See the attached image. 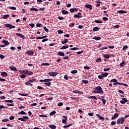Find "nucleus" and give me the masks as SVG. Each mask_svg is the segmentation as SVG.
<instances>
[{
    "mask_svg": "<svg viewBox=\"0 0 129 129\" xmlns=\"http://www.w3.org/2000/svg\"><path fill=\"white\" fill-rule=\"evenodd\" d=\"M94 90L95 91H93L94 93H97L98 94H103V93H104V92L102 90V88L99 86L95 88Z\"/></svg>",
    "mask_w": 129,
    "mask_h": 129,
    "instance_id": "obj_1",
    "label": "nucleus"
},
{
    "mask_svg": "<svg viewBox=\"0 0 129 129\" xmlns=\"http://www.w3.org/2000/svg\"><path fill=\"white\" fill-rule=\"evenodd\" d=\"M124 120H125V119H124V117L119 118L117 120V124H122V123L124 122Z\"/></svg>",
    "mask_w": 129,
    "mask_h": 129,
    "instance_id": "obj_2",
    "label": "nucleus"
},
{
    "mask_svg": "<svg viewBox=\"0 0 129 129\" xmlns=\"http://www.w3.org/2000/svg\"><path fill=\"white\" fill-rule=\"evenodd\" d=\"M4 26L5 27H6V28H8L9 29H15V28H16L15 26L12 25L10 24H5Z\"/></svg>",
    "mask_w": 129,
    "mask_h": 129,
    "instance_id": "obj_3",
    "label": "nucleus"
},
{
    "mask_svg": "<svg viewBox=\"0 0 129 129\" xmlns=\"http://www.w3.org/2000/svg\"><path fill=\"white\" fill-rule=\"evenodd\" d=\"M18 120H21V121H27L26 119H29V117L27 116H23V118H18Z\"/></svg>",
    "mask_w": 129,
    "mask_h": 129,
    "instance_id": "obj_4",
    "label": "nucleus"
},
{
    "mask_svg": "<svg viewBox=\"0 0 129 129\" xmlns=\"http://www.w3.org/2000/svg\"><path fill=\"white\" fill-rule=\"evenodd\" d=\"M113 85H114L115 86L116 85H123V86H126V87H128V85L126 84H123L122 83H119V82H116L113 83Z\"/></svg>",
    "mask_w": 129,
    "mask_h": 129,
    "instance_id": "obj_5",
    "label": "nucleus"
},
{
    "mask_svg": "<svg viewBox=\"0 0 129 129\" xmlns=\"http://www.w3.org/2000/svg\"><path fill=\"white\" fill-rule=\"evenodd\" d=\"M48 75L49 76H53V77H55V76H57V75L58 74V73L57 72H49L48 73Z\"/></svg>",
    "mask_w": 129,
    "mask_h": 129,
    "instance_id": "obj_6",
    "label": "nucleus"
},
{
    "mask_svg": "<svg viewBox=\"0 0 129 129\" xmlns=\"http://www.w3.org/2000/svg\"><path fill=\"white\" fill-rule=\"evenodd\" d=\"M104 98H105V97L102 96L99 98V99H101V101L103 102V105H105V103H106V100Z\"/></svg>",
    "mask_w": 129,
    "mask_h": 129,
    "instance_id": "obj_7",
    "label": "nucleus"
},
{
    "mask_svg": "<svg viewBox=\"0 0 129 129\" xmlns=\"http://www.w3.org/2000/svg\"><path fill=\"white\" fill-rule=\"evenodd\" d=\"M127 102V100L125 98H122V100L120 101V103L121 104H124L125 103H126Z\"/></svg>",
    "mask_w": 129,
    "mask_h": 129,
    "instance_id": "obj_8",
    "label": "nucleus"
},
{
    "mask_svg": "<svg viewBox=\"0 0 129 129\" xmlns=\"http://www.w3.org/2000/svg\"><path fill=\"white\" fill-rule=\"evenodd\" d=\"M15 34L16 36H18V37H20V38H22V39H26V36H25V35H22L21 33H16Z\"/></svg>",
    "mask_w": 129,
    "mask_h": 129,
    "instance_id": "obj_9",
    "label": "nucleus"
},
{
    "mask_svg": "<svg viewBox=\"0 0 129 129\" xmlns=\"http://www.w3.org/2000/svg\"><path fill=\"white\" fill-rule=\"evenodd\" d=\"M63 118H66V119H62V123H65L66 121H67V119H68V116H62Z\"/></svg>",
    "mask_w": 129,
    "mask_h": 129,
    "instance_id": "obj_10",
    "label": "nucleus"
},
{
    "mask_svg": "<svg viewBox=\"0 0 129 129\" xmlns=\"http://www.w3.org/2000/svg\"><path fill=\"white\" fill-rule=\"evenodd\" d=\"M118 115H119V114L117 113H116L114 114V116L113 117H111V120H114V119L115 118H116V117H117L118 116Z\"/></svg>",
    "mask_w": 129,
    "mask_h": 129,
    "instance_id": "obj_11",
    "label": "nucleus"
},
{
    "mask_svg": "<svg viewBox=\"0 0 129 129\" xmlns=\"http://www.w3.org/2000/svg\"><path fill=\"white\" fill-rule=\"evenodd\" d=\"M34 51L33 50H29V51H27L26 52V54H27V55H34Z\"/></svg>",
    "mask_w": 129,
    "mask_h": 129,
    "instance_id": "obj_12",
    "label": "nucleus"
},
{
    "mask_svg": "<svg viewBox=\"0 0 129 129\" xmlns=\"http://www.w3.org/2000/svg\"><path fill=\"white\" fill-rule=\"evenodd\" d=\"M85 7L87 8V9H89L90 11H91V10H92V5H91L89 4L87 5H85Z\"/></svg>",
    "mask_w": 129,
    "mask_h": 129,
    "instance_id": "obj_13",
    "label": "nucleus"
},
{
    "mask_svg": "<svg viewBox=\"0 0 129 129\" xmlns=\"http://www.w3.org/2000/svg\"><path fill=\"white\" fill-rule=\"evenodd\" d=\"M73 93H76V94H83V93L81 91L78 90H75L73 91Z\"/></svg>",
    "mask_w": 129,
    "mask_h": 129,
    "instance_id": "obj_14",
    "label": "nucleus"
},
{
    "mask_svg": "<svg viewBox=\"0 0 129 129\" xmlns=\"http://www.w3.org/2000/svg\"><path fill=\"white\" fill-rule=\"evenodd\" d=\"M9 68L11 69V70H12V71H18L17 68L14 66L10 67Z\"/></svg>",
    "mask_w": 129,
    "mask_h": 129,
    "instance_id": "obj_15",
    "label": "nucleus"
},
{
    "mask_svg": "<svg viewBox=\"0 0 129 129\" xmlns=\"http://www.w3.org/2000/svg\"><path fill=\"white\" fill-rule=\"evenodd\" d=\"M117 12L118 14H126L127 13L126 11L123 10H118Z\"/></svg>",
    "mask_w": 129,
    "mask_h": 129,
    "instance_id": "obj_16",
    "label": "nucleus"
},
{
    "mask_svg": "<svg viewBox=\"0 0 129 129\" xmlns=\"http://www.w3.org/2000/svg\"><path fill=\"white\" fill-rule=\"evenodd\" d=\"M57 55H58L59 56H61L62 57H64V56H65V54L62 51L58 52L57 53Z\"/></svg>",
    "mask_w": 129,
    "mask_h": 129,
    "instance_id": "obj_17",
    "label": "nucleus"
},
{
    "mask_svg": "<svg viewBox=\"0 0 129 129\" xmlns=\"http://www.w3.org/2000/svg\"><path fill=\"white\" fill-rule=\"evenodd\" d=\"M103 57L106 59H109V58H110V55L105 54H103Z\"/></svg>",
    "mask_w": 129,
    "mask_h": 129,
    "instance_id": "obj_18",
    "label": "nucleus"
},
{
    "mask_svg": "<svg viewBox=\"0 0 129 129\" xmlns=\"http://www.w3.org/2000/svg\"><path fill=\"white\" fill-rule=\"evenodd\" d=\"M1 76H3L4 77H7L8 76V73L6 72H3L1 73Z\"/></svg>",
    "mask_w": 129,
    "mask_h": 129,
    "instance_id": "obj_19",
    "label": "nucleus"
},
{
    "mask_svg": "<svg viewBox=\"0 0 129 129\" xmlns=\"http://www.w3.org/2000/svg\"><path fill=\"white\" fill-rule=\"evenodd\" d=\"M61 13L63 15H68L69 14V12L66 10H61Z\"/></svg>",
    "mask_w": 129,
    "mask_h": 129,
    "instance_id": "obj_20",
    "label": "nucleus"
},
{
    "mask_svg": "<svg viewBox=\"0 0 129 129\" xmlns=\"http://www.w3.org/2000/svg\"><path fill=\"white\" fill-rule=\"evenodd\" d=\"M49 127H50V128L51 129H56V125H54V124H51V125H48Z\"/></svg>",
    "mask_w": 129,
    "mask_h": 129,
    "instance_id": "obj_21",
    "label": "nucleus"
},
{
    "mask_svg": "<svg viewBox=\"0 0 129 129\" xmlns=\"http://www.w3.org/2000/svg\"><path fill=\"white\" fill-rule=\"evenodd\" d=\"M30 11H31V12H38V10L37 9V8L33 7L30 9Z\"/></svg>",
    "mask_w": 129,
    "mask_h": 129,
    "instance_id": "obj_22",
    "label": "nucleus"
},
{
    "mask_svg": "<svg viewBox=\"0 0 129 129\" xmlns=\"http://www.w3.org/2000/svg\"><path fill=\"white\" fill-rule=\"evenodd\" d=\"M69 48V46L68 45H63L61 48H60V50H63L64 49H68Z\"/></svg>",
    "mask_w": 129,
    "mask_h": 129,
    "instance_id": "obj_23",
    "label": "nucleus"
},
{
    "mask_svg": "<svg viewBox=\"0 0 129 129\" xmlns=\"http://www.w3.org/2000/svg\"><path fill=\"white\" fill-rule=\"evenodd\" d=\"M26 75H33V72L29 71L26 70Z\"/></svg>",
    "mask_w": 129,
    "mask_h": 129,
    "instance_id": "obj_24",
    "label": "nucleus"
},
{
    "mask_svg": "<svg viewBox=\"0 0 129 129\" xmlns=\"http://www.w3.org/2000/svg\"><path fill=\"white\" fill-rule=\"evenodd\" d=\"M124 64H125V62L124 60H123L122 62L119 64L120 67H123V66H124Z\"/></svg>",
    "mask_w": 129,
    "mask_h": 129,
    "instance_id": "obj_25",
    "label": "nucleus"
},
{
    "mask_svg": "<svg viewBox=\"0 0 129 129\" xmlns=\"http://www.w3.org/2000/svg\"><path fill=\"white\" fill-rule=\"evenodd\" d=\"M93 32H97V31H99V28H98L97 27H94L93 29Z\"/></svg>",
    "mask_w": 129,
    "mask_h": 129,
    "instance_id": "obj_26",
    "label": "nucleus"
},
{
    "mask_svg": "<svg viewBox=\"0 0 129 129\" xmlns=\"http://www.w3.org/2000/svg\"><path fill=\"white\" fill-rule=\"evenodd\" d=\"M8 9H9V10H13V11H16V10H17V8L15 7H9Z\"/></svg>",
    "mask_w": 129,
    "mask_h": 129,
    "instance_id": "obj_27",
    "label": "nucleus"
},
{
    "mask_svg": "<svg viewBox=\"0 0 129 129\" xmlns=\"http://www.w3.org/2000/svg\"><path fill=\"white\" fill-rule=\"evenodd\" d=\"M93 39L94 40H96V41H99V40H101V37H94L93 38Z\"/></svg>",
    "mask_w": 129,
    "mask_h": 129,
    "instance_id": "obj_28",
    "label": "nucleus"
},
{
    "mask_svg": "<svg viewBox=\"0 0 129 129\" xmlns=\"http://www.w3.org/2000/svg\"><path fill=\"white\" fill-rule=\"evenodd\" d=\"M68 42V39L64 38V41H61V43L62 45H64V44H67Z\"/></svg>",
    "mask_w": 129,
    "mask_h": 129,
    "instance_id": "obj_29",
    "label": "nucleus"
},
{
    "mask_svg": "<svg viewBox=\"0 0 129 129\" xmlns=\"http://www.w3.org/2000/svg\"><path fill=\"white\" fill-rule=\"evenodd\" d=\"M8 18H10V15L7 14V15H5L3 16V19L6 20V19H8Z\"/></svg>",
    "mask_w": 129,
    "mask_h": 129,
    "instance_id": "obj_30",
    "label": "nucleus"
},
{
    "mask_svg": "<svg viewBox=\"0 0 129 129\" xmlns=\"http://www.w3.org/2000/svg\"><path fill=\"white\" fill-rule=\"evenodd\" d=\"M94 22L96 24H102L103 23L102 21H100V20H95Z\"/></svg>",
    "mask_w": 129,
    "mask_h": 129,
    "instance_id": "obj_31",
    "label": "nucleus"
},
{
    "mask_svg": "<svg viewBox=\"0 0 129 129\" xmlns=\"http://www.w3.org/2000/svg\"><path fill=\"white\" fill-rule=\"evenodd\" d=\"M3 42L4 43V44H5V45H6V46H8V45H9V41L7 40H3Z\"/></svg>",
    "mask_w": 129,
    "mask_h": 129,
    "instance_id": "obj_32",
    "label": "nucleus"
},
{
    "mask_svg": "<svg viewBox=\"0 0 129 129\" xmlns=\"http://www.w3.org/2000/svg\"><path fill=\"white\" fill-rule=\"evenodd\" d=\"M83 83H84V84H88L89 83V82L87 80H82Z\"/></svg>",
    "mask_w": 129,
    "mask_h": 129,
    "instance_id": "obj_33",
    "label": "nucleus"
},
{
    "mask_svg": "<svg viewBox=\"0 0 129 129\" xmlns=\"http://www.w3.org/2000/svg\"><path fill=\"white\" fill-rule=\"evenodd\" d=\"M35 81H36V79H34L32 80H28V82H29L30 83H33L35 82Z\"/></svg>",
    "mask_w": 129,
    "mask_h": 129,
    "instance_id": "obj_34",
    "label": "nucleus"
},
{
    "mask_svg": "<svg viewBox=\"0 0 129 129\" xmlns=\"http://www.w3.org/2000/svg\"><path fill=\"white\" fill-rule=\"evenodd\" d=\"M20 73L22 74H26L27 75V70L20 71Z\"/></svg>",
    "mask_w": 129,
    "mask_h": 129,
    "instance_id": "obj_35",
    "label": "nucleus"
},
{
    "mask_svg": "<svg viewBox=\"0 0 129 129\" xmlns=\"http://www.w3.org/2000/svg\"><path fill=\"white\" fill-rule=\"evenodd\" d=\"M89 98H91V99H95L96 100H97V98H96L95 96H90L89 97Z\"/></svg>",
    "mask_w": 129,
    "mask_h": 129,
    "instance_id": "obj_36",
    "label": "nucleus"
},
{
    "mask_svg": "<svg viewBox=\"0 0 129 129\" xmlns=\"http://www.w3.org/2000/svg\"><path fill=\"white\" fill-rule=\"evenodd\" d=\"M74 17L75 18H77L78 19H79V18H82V16H79L78 14H75Z\"/></svg>",
    "mask_w": 129,
    "mask_h": 129,
    "instance_id": "obj_37",
    "label": "nucleus"
},
{
    "mask_svg": "<svg viewBox=\"0 0 129 129\" xmlns=\"http://www.w3.org/2000/svg\"><path fill=\"white\" fill-rule=\"evenodd\" d=\"M71 125H72V124H68V125H64L63 126V128H67V127H70V126H71Z\"/></svg>",
    "mask_w": 129,
    "mask_h": 129,
    "instance_id": "obj_38",
    "label": "nucleus"
},
{
    "mask_svg": "<svg viewBox=\"0 0 129 129\" xmlns=\"http://www.w3.org/2000/svg\"><path fill=\"white\" fill-rule=\"evenodd\" d=\"M44 84L46 86H50L51 85V84H52V83L51 82H49L48 83H45Z\"/></svg>",
    "mask_w": 129,
    "mask_h": 129,
    "instance_id": "obj_39",
    "label": "nucleus"
},
{
    "mask_svg": "<svg viewBox=\"0 0 129 129\" xmlns=\"http://www.w3.org/2000/svg\"><path fill=\"white\" fill-rule=\"evenodd\" d=\"M78 72V71H77V70H73L71 71L72 74H76Z\"/></svg>",
    "mask_w": 129,
    "mask_h": 129,
    "instance_id": "obj_40",
    "label": "nucleus"
},
{
    "mask_svg": "<svg viewBox=\"0 0 129 129\" xmlns=\"http://www.w3.org/2000/svg\"><path fill=\"white\" fill-rule=\"evenodd\" d=\"M103 77H107V75H108V73H104L103 75H102Z\"/></svg>",
    "mask_w": 129,
    "mask_h": 129,
    "instance_id": "obj_41",
    "label": "nucleus"
},
{
    "mask_svg": "<svg viewBox=\"0 0 129 129\" xmlns=\"http://www.w3.org/2000/svg\"><path fill=\"white\" fill-rule=\"evenodd\" d=\"M5 101L6 102H9L10 103H13V102H14V101L12 100H6Z\"/></svg>",
    "mask_w": 129,
    "mask_h": 129,
    "instance_id": "obj_42",
    "label": "nucleus"
},
{
    "mask_svg": "<svg viewBox=\"0 0 129 129\" xmlns=\"http://www.w3.org/2000/svg\"><path fill=\"white\" fill-rule=\"evenodd\" d=\"M128 47L127 46V45H124L123 48H122V50L123 51H124V50H126V49H128Z\"/></svg>",
    "mask_w": 129,
    "mask_h": 129,
    "instance_id": "obj_43",
    "label": "nucleus"
},
{
    "mask_svg": "<svg viewBox=\"0 0 129 129\" xmlns=\"http://www.w3.org/2000/svg\"><path fill=\"white\" fill-rule=\"evenodd\" d=\"M18 114H27V113L25 112L24 111H21L18 113Z\"/></svg>",
    "mask_w": 129,
    "mask_h": 129,
    "instance_id": "obj_44",
    "label": "nucleus"
},
{
    "mask_svg": "<svg viewBox=\"0 0 129 129\" xmlns=\"http://www.w3.org/2000/svg\"><path fill=\"white\" fill-rule=\"evenodd\" d=\"M55 113L56 111H53L49 113V115H54V114H55Z\"/></svg>",
    "mask_w": 129,
    "mask_h": 129,
    "instance_id": "obj_45",
    "label": "nucleus"
},
{
    "mask_svg": "<svg viewBox=\"0 0 129 129\" xmlns=\"http://www.w3.org/2000/svg\"><path fill=\"white\" fill-rule=\"evenodd\" d=\"M96 62H98V63H99V62H101V58L99 57L97 58Z\"/></svg>",
    "mask_w": 129,
    "mask_h": 129,
    "instance_id": "obj_46",
    "label": "nucleus"
},
{
    "mask_svg": "<svg viewBox=\"0 0 129 129\" xmlns=\"http://www.w3.org/2000/svg\"><path fill=\"white\" fill-rule=\"evenodd\" d=\"M42 66H49L50 64L49 63H43L41 64Z\"/></svg>",
    "mask_w": 129,
    "mask_h": 129,
    "instance_id": "obj_47",
    "label": "nucleus"
},
{
    "mask_svg": "<svg viewBox=\"0 0 129 129\" xmlns=\"http://www.w3.org/2000/svg\"><path fill=\"white\" fill-rule=\"evenodd\" d=\"M10 121V119H7V118L2 119L3 122H6L7 121Z\"/></svg>",
    "mask_w": 129,
    "mask_h": 129,
    "instance_id": "obj_48",
    "label": "nucleus"
},
{
    "mask_svg": "<svg viewBox=\"0 0 129 129\" xmlns=\"http://www.w3.org/2000/svg\"><path fill=\"white\" fill-rule=\"evenodd\" d=\"M70 50H72V51H75V50H78V47H74L70 48Z\"/></svg>",
    "mask_w": 129,
    "mask_h": 129,
    "instance_id": "obj_49",
    "label": "nucleus"
},
{
    "mask_svg": "<svg viewBox=\"0 0 129 129\" xmlns=\"http://www.w3.org/2000/svg\"><path fill=\"white\" fill-rule=\"evenodd\" d=\"M106 49H108V47H106V46H104L102 48H100V50H106Z\"/></svg>",
    "mask_w": 129,
    "mask_h": 129,
    "instance_id": "obj_50",
    "label": "nucleus"
},
{
    "mask_svg": "<svg viewBox=\"0 0 129 129\" xmlns=\"http://www.w3.org/2000/svg\"><path fill=\"white\" fill-rule=\"evenodd\" d=\"M26 77H27V76H26L25 75L22 74V75H21L20 76V78H22V79H23V78H26Z\"/></svg>",
    "mask_w": 129,
    "mask_h": 129,
    "instance_id": "obj_51",
    "label": "nucleus"
},
{
    "mask_svg": "<svg viewBox=\"0 0 129 129\" xmlns=\"http://www.w3.org/2000/svg\"><path fill=\"white\" fill-rule=\"evenodd\" d=\"M110 82H117V80H116V79H112L111 81H110Z\"/></svg>",
    "mask_w": 129,
    "mask_h": 129,
    "instance_id": "obj_52",
    "label": "nucleus"
},
{
    "mask_svg": "<svg viewBox=\"0 0 129 129\" xmlns=\"http://www.w3.org/2000/svg\"><path fill=\"white\" fill-rule=\"evenodd\" d=\"M109 70H110V68H106L103 70V71L106 72V71H109Z\"/></svg>",
    "mask_w": 129,
    "mask_h": 129,
    "instance_id": "obj_53",
    "label": "nucleus"
},
{
    "mask_svg": "<svg viewBox=\"0 0 129 129\" xmlns=\"http://www.w3.org/2000/svg\"><path fill=\"white\" fill-rule=\"evenodd\" d=\"M5 57H6V56L3 55V54H0V58L1 59H2V60H3V59H4Z\"/></svg>",
    "mask_w": 129,
    "mask_h": 129,
    "instance_id": "obj_54",
    "label": "nucleus"
},
{
    "mask_svg": "<svg viewBox=\"0 0 129 129\" xmlns=\"http://www.w3.org/2000/svg\"><path fill=\"white\" fill-rule=\"evenodd\" d=\"M39 116H40V117H48L46 115H39Z\"/></svg>",
    "mask_w": 129,
    "mask_h": 129,
    "instance_id": "obj_55",
    "label": "nucleus"
},
{
    "mask_svg": "<svg viewBox=\"0 0 129 129\" xmlns=\"http://www.w3.org/2000/svg\"><path fill=\"white\" fill-rule=\"evenodd\" d=\"M98 78H99V79H101V80L103 79V76H102H102L101 75H99L98 76Z\"/></svg>",
    "mask_w": 129,
    "mask_h": 129,
    "instance_id": "obj_56",
    "label": "nucleus"
},
{
    "mask_svg": "<svg viewBox=\"0 0 129 129\" xmlns=\"http://www.w3.org/2000/svg\"><path fill=\"white\" fill-rule=\"evenodd\" d=\"M37 89H39L40 90H43V89H44V88H43L41 86H38L37 87Z\"/></svg>",
    "mask_w": 129,
    "mask_h": 129,
    "instance_id": "obj_57",
    "label": "nucleus"
},
{
    "mask_svg": "<svg viewBox=\"0 0 129 129\" xmlns=\"http://www.w3.org/2000/svg\"><path fill=\"white\" fill-rule=\"evenodd\" d=\"M26 85H31V86H33V84H31L30 83L26 82L25 83Z\"/></svg>",
    "mask_w": 129,
    "mask_h": 129,
    "instance_id": "obj_58",
    "label": "nucleus"
},
{
    "mask_svg": "<svg viewBox=\"0 0 129 129\" xmlns=\"http://www.w3.org/2000/svg\"><path fill=\"white\" fill-rule=\"evenodd\" d=\"M64 79L66 80H68V79H69V78L68 77V76H67V75H64Z\"/></svg>",
    "mask_w": 129,
    "mask_h": 129,
    "instance_id": "obj_59",
    "label": "nucleus"
},
{
    "mask_svg": "<svg viewBox=\"0 0 129 129\" xmlns=\"http://www.w3.org/2000/svg\"><path fill=\"white\" fill-rule=\"evenodd\" d=\"M43 29H44V31H45V32H49V30H48V28H47V27H43Z\"/></svg>",
    "mask_w": 129,
    "mask_h": 129,
    "instance_id": "obj_60",
    "label": "nucleus"
},
{
    "mask_svg": "<svg viewBox=\"0 0 129 129\" xmlns=\"http://www.w3.org/2000/svg\"><path fill=\"white\" fill-rule=\"evenodd\" d=\"M10 120H13V119H15V116H11L9 117Z\"/></svg>",
    "mask_w": 129,
    "mask_h": 129,
    "instance_id": "obj_61",
    "label": "nucleus"
},
{
    "mask_svg": "<svg viewBox=\"0 0 129 129\" xmlns=\"http://www.w3.org/2000/svg\"><path fill=\"white\" fill-rule=\"evenodd\" d=\"M84 69H86L87 70H89V69H90V68L88 66H85L84 67Z\"/></svg>",
    "mask_w": 129,
    "mask_h": 129,
    "instance_id": "obj_62",
    "label": "nucleus"
},
{
    "mask_svg": "<svg viewBox=\"0 0 129 129\" xmlns=\"http://www.w3.org/2000/svg\"><path fill=\"white\" fill-rule=\"evenodd\" d=\"M57 33L58 34H63V30H58Z\"/></svg>",
    "mask_w": 129,
    "mask_h": 129,
    "instance_id": "obj_63",
    "label": "nucleus"
},
{
    "mask_svg": "<svg viewBox=\"0 0 129 129\" xmlns=\"http://www.w3.org/2000/svg\"><path fill=\"white\" fill-rule=\"evenodd\" d=\"M102 20L103 21H108V18L107 17H103Z\"/></svg>",
    "mask_w": 129,
    "mask_h": 129,
    "instance_id": "obj_64",
    "label": "nucleus"
}]
</instances>
